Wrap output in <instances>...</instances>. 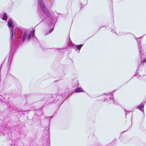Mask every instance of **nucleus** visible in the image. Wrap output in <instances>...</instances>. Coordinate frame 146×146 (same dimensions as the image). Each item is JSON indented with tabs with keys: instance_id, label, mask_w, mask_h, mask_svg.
Returning a JSON list of instances; mask_svg holds the SVG:
<instances>
[{
	"instance_id": "nucleus-3",
	"label": "nucleus",
	"mask_w": 146,
	"mask_h": 146,
	"mask_svg": "<svg viewBox=\"0 0 146 146\" xmlns=\"http://www.w3.org/2000/svg\"><path fill=\"white\" fill-rule=\"evenodd\" d=\"M56 19V18H54L53 19H52V21L50 20L49 24H48L49 26L52 27V28L50 30L49 33H50L53 31L54 26L55 23Z\"/></svg>"
},
{
	"instance_id": "nucleus-7",
	"label": "nucleus",
	"mask_w": 146,
	"mask_h": 146,
	"mask_svg": "<svg viewBox=\"0 0 146 146\" xmlns=\"http://www.w3.org/2000/svg\"><path fill=\"white\" fill-rule=\"evenodd\" d=\"M75 92H84V91L80 87L78 88H77L75 89Z\"/></svg>"
},
{
	"instance_id": "nucleus-8",
	"label": "nucleus",
	"mask_w": 146,
	"mask_h": 146,
	"mask_svg": "<svg viewBox=\"0 0 146 146\" xmlns=\"http://www.w3.org/2000/svg\"><path fill=\"white\" fill-rule=\"evenodd\" d=\"M138 43L139 44V50L140 52V54L141 56V58L142 57V51L141 50V43L140 42H138L137 41Z\"/></svg>"
},
{
	"instance_id": "nucleus-5",
	"label": "nucleus",
	"mask_w": 146,
	"mask_h": 146,
	"mask_svg": "<svg viewBox=\"0 0 146 146\" xmlns=\"http://www.w3.org/2000/svg\"><path fill=\"white\" fill-rule=\"evenodd\" d=\"M0 17L4 21L7 20V16L6 13H4L2 15L0 14Z\"/></svg>"
},
{
	"instance_id": "nucleus-12",
	"label": "nucleus",
	"mask_w": 146,
	"mask_h": 146,
	"mask_svg": "<svg viewBox=\"0 0 146 146\" xmlns=\"http://www.w3.org/2000/svg\"><path fill=\"white\" fill-rule=\"evenodd\" d=\"M78 82L77 83V84L76 86H78Z\"/></svg>"
},
{
	"instance_id": "nucleus-9",
	"label": "nucleus",
	"mask_w": 146,
	"mask_h": 146,
	"mask_svg": "<svg viewBox=\"0 0 146 146\" xmlns=\"http://www.w3.org/2000/svg\"><path fill=\"white\" fill-rule=\"evenodd\" d=\"M83 44H80L79 45H76L75 47L77 48V49L80 50L81 47L83 46Z\"/></svg>"
},
{
	"instance_id": "nucleus-2",
	"label": "nucleus",
	"mask_w": 146,
	"mask_h": 146,
	"mask_svg": "<svg viewBox=\"0 0 146 146\" xmlns=\"http://www.w3.org/2000/svg\"><path fill=\"white\" fill-rule=\"evenodd\" d=\"M37 1L38 2V14L40 15V13L39 10L40 7L45 15V16L43 15L40 16V17L42 19L49 17L50 16V13L48 10L46 8L42 1V0H37Z\"/></svg>"
},
{
	"instance_id": "nucleus-6",
	"label": "nucleus",
	"mask_w": 146,
	"mask_h": 146,
	"mask_svg": "<svg viewBox=\"0 0 146 146\" xmlns=\"http://www.w3.org/2000/svg\"><path fill=\"white\" fill-rule=\"evenodd\" d=\"M144 104L143 103L139 105L138 106L137 108L140 110L141 111L144 112Z\"/></svg>"
},
{
	"instance_id": "nucleus-11",
	"label": "nucleus",
	"mask_w": 146,
	"mask_h": 146,
	"mask_svg": "<svg viewBox=\"0 0 146 146\" xmlns=\"http://www.w3.org/2000/svg\"><path fill=\"white\" fill-rule=\"evenodd\" d=\"M125 115L126 116L127 115V112H131V111H127L125 110Z\"/></svg>"
},
{
	"instance_id": "nucleus-1",
	"label": "nucleus",
	"mask_w": 146,
	"mask_h": 146,
	"mask_svg": "<svg viewBox=\"0 0 146 146\" xmlns=\"http://www.w3.org/2000/svg\"><path fill=\"white\" fill-rule=\"evenodd\" d=\"M7 25L10 29V39L11 43L16 41L18 42L19 43H21L25 39L29 41L31 38L35 40H37V38L35 35L34 30L28 31L24 29H21L17 27H15V30H13L15 25L11 19L8 20Z\"/></svg>"
},
{
	"instance_id": "nucleus-4",
	"label": "nucleus",
	"mask_w": 146,
	"mask_h": 146,
	"mask_svg": "<svg viewBox=\"0 0 146 146\" xmlns=\"http://www.w3.org/2000/svg\"><path fill=\"white\" fill-rule=\"evenodd\" d=\"M106 96L108 97L109 96V99L110 100L113 99V102L114 104H116V102H115L114 100L113 99V96L111 93H110L106 95Z\"/></svg>"
},
{
	"instance_id": "nucleus-10",
	"label": "nucleus",
	"mask_w": 146,
	"mask_h": 146,
	"mask_svg": "<svg viewBox=\"0 0 146 146\" xmlns=\"http://www.w3.org/2000/svg\"><path fill=\"white\" fill-rule=\"evenodd\" d=\"M146 62V58H144L143 60H142L141 63H144Z\"/></svg>"
}]
</instances>
